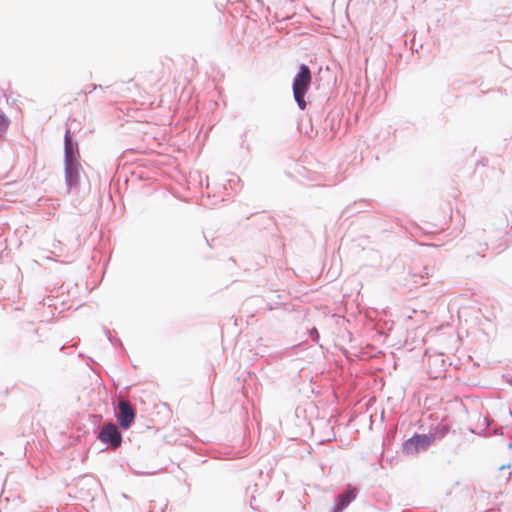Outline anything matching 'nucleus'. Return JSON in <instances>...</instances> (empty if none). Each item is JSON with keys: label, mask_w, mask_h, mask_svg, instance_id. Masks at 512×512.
Here are the masks:
<instances>
[{"label": "nucleus", "mask_w": 512, "mask_h": 512, "mask_svg": "<svg viewBox=\"0 0 512 512\" xmlns=\"http://www.w3.org/2000/svg\"><path fill=\"white\" fill-rule=\"evenodd\" d=\"M311 81L312 76L310 68L307 65L302 64L293 80L294 99L301 110H304L306 108L304 96L310 87Z\"/></svg>", "instance_id": "obj_1"}, {"label": "nucleus", "mask_w": 512, "mask_h": 512, "mask_svg": "<svg viewBox=\"0 0 512 512\" xmlns=\"http://www.w3.org/2000/svg\"><path fill=\"white\" fill-rule=\"evenodd\" d=\"M78 168L79 164H74L73 162L72 143L69 131H67L65 136V173L66 180L69 185H73L78 182Z\"/></svg>", "instance_id": "obj_2"}, {"label": "nucleus", "mask_w": 512, "mask_h": 512, "mask_svg": "<svg viewBox=\"0 0 512 512\" xmlns=\"http://www.w3.org/2000/svg\"><path fill=\"white\" fill-rule=\"evenodd\" d=\"M432 440L428 435L416 434L403 444V452L406 455H416L420 451L427 450Z\"/></svg>", "instance_id": "obj_3"}, {"label": "nucleus", "mask_w": 512, "mask_h": 512, "mask_svg": "<svg viewBox=\"0 0 512 512\" xmlns=\"http://www.w3.org/2000/svg\"><path fill=\"white\" fill-rule=\"evenodd\" d=\"M98 438L105 444H109L113 448L121 445L122 436L117 426L113 423H108L101 429Z\"/></svg>", "instance_id": "obj_4"}, {"label": "nucleus", "mask_w": 512, "mask_h": 512, "mask_svg": "<svg viewBox=\"0 0 512 512\" xmlns=\"http://www.w3.org/2000/svg\"><path fill=\"white\" fill-rule=\"evenodd\" d=\"M121 428L128 429L135 419V411L129 402L121 400L119 402V413L117 415Z\"/></svg>", "instance_id": "obj_5"}, {"label": "nucleus", "mask_w": 512, "mask_h": 512, "mask_svg": "<svg viewBox=\"0 0 512 512\" xmlns=\"http://www.w3.org/2000/svg\"><path fill=\"white\" fill-rule=\"evenodd\" d=\"M354 499H355L354 490H348L345 493L339 495L337 498V504L334 508L335 512H341Z\"/></svg>", "instance_id": "obj_6"}, {"label": "nucleus", "mask_w": 512, "mask_h": 512, "mask_svg": "<svg viewBox=\"0 0 512 512\" xmlns=\"http://www.w3.org/2000/svg\"><path fill=\"white\" fill-rule=\"evenodd\" d=\"M9 124V118L0 110V138L7 132Z\"/></svg>", "instance_id": "obj_7"}]
</instances>
